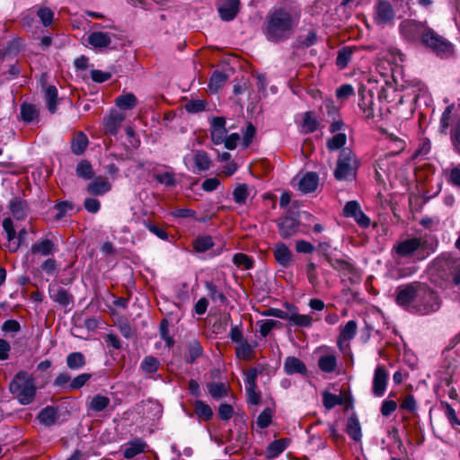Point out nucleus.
<instances>
[{
  "instance_id": "obj_1",
  "label": "nucleus",
  "mask_w": 460,
  "mask_h": 460,
  "mask_svg": "<svg viewBox=\"0 0 460 460\" xmlns=\"http://www.w3.org/2000/svg\"><path fill=\"white\" fill-rule=\"evenodd\" d=\"M298 17L284 8L275 9L267 15L264 33L274 42L288 39L297 25Z\"/></svg>"
},
{
  "instance_id": "obj_2",
  "label": "nucleus",
  "mask_w": 460,
  "mask_h": 460,
  "mask_svg": "<svg viewBox=\"0 0 460 460\" xmlns=\"http://www.w3.org/2000/svg\"><path fill=\"white\" fill-rule=\"evenodd\" d=\"M9 390L21 404L27 405L34 400L35 381L27 372L20 371L11 381Z\"/></svg>"
},
{
  "instance_id": "obj_3",
  "label": "nucleus",
  "mask_w": 460,
  "mask_h": 460,
  "mask_svg": "<svg viewBox=\"0 0 460 460\" xmlns=\"http://www.w3.org/2000/svg\"><path fill=\"white\" fill-rule=\"evenodd\" d=\"M396 252L400 256H410L415 252L421 254L424 258L434 252L433 245L425 236L408 238L400 242L395 247Z\"/></svg>"
},
{
  "instance_id": "obj_4",
  "label": "nucleus",
  "mask_w": 460,
  "mask_h": 460,
  "mask_svg": "<svg viewBox=\"0 0 460 460\" xmlns=\"http://www.w3.org/2000/svg\"><path fill=\"white\" fill-rule=\"evenodd\" d=\"M358 167V162L353 152L348 148L343 149L339 156L334 176L337 180H352Z\"/></svg>"
},
{
  "instance_id": "obj_5",
  "label": "nucleus",
  "mask_w": 460,
  "mask_h": 460,
  "mask_svg": "<svg viewBox=\"0 0 460 460\" xmlns=\"http://www.w3.org/2000/svg\"><path fill=\"white\" fill-rule=\"evenodd\" d=\"M440 300L437 293L424 284L419 287V293L415 300V313L428 314L438 310Z\"/></svg>"
},
{
  "instance_id": "obj_6",
  "label": "nucleus",
  "mask_w": 460,
  "mask_h": 460,
  "mask_svg": "<svg viewBox=\"0 0 460 460\" xmlns=\"http://www.w3.org/2000/svg\"><path fill=\"white\" fill-rule=\"evenodd\" d=\"M421 283H411L397 288L396 302L410 312H414L415 300L419 293V287Z\"/></svg>"
},
{
  "instance_id": "obj_7",
  "label": "nucleus",
  "mask_w": 460,
  "mask_h": 460,
  "mask_svg": "<svg viewBox=\"0 0 460 460\" xmlns=\"http://www.w3.org/2000/svg\"><path fill=\"white\" fill-rule=\"evenodd\" d=\"M3 228L6 234L7 238V243L5 244V247L11 252H17L27 236V230L25 228H22L19 233L16 234L13 222L11 217H6L4 219Z\"/></svg>"
},
{
  "instance_id": "obj_8",
  "label": "nucleus",
  "mask_w": 460,
  "mask_h": 460,
  "mask_svg": "<svg viewBox=\"0 0 460 460\" xmlns=\"http://www.w3.org/2000/svg\"><path fill=\"white\" fill-rule=\"evenodd\" d=\"M421 43L438 55L449 53L452 49L451 44L445 38L429 27L423 34Z\"/></svg>"
},
{
  "instance_id": "obj_9",
  "label": "nucleus",
  "mask_w": 460,
  "mask_h": 460,
  "mask_svg": "<svg viewBox=\"0 0 460 460\" xmlns=\"http://www.w3.org/2000/svg\"><path fill=\"white\" fill-rule=\"evenodd\" d=\"M185 165L193 172L207 171L211 165V160L208 155L203 150H196L193 157L185 155L183 158Z\"/></svg>"
},
{
  "instance_id": "obj_10",
  "label": "nucleus",
  "mask_w": 460,
  "mask_h": 460,
  "mask_svg": "<svg viewBox=\"0 0 460 460\" xmlns=\"http://www.w3.org/2000/svg\"><path fill=\"white\" fill-rule=\"evenodd\" d=\"M428 27L416 21H403L400 24L401 32L409 40L415 41L420 40L422 41L423 34L426 32Z\"/></svg>"
},
{
  "instance_id": "obj_11",
  "label": "nucleus",
  "mask_w": 460,
  "mask_h": 460,
  "mask_svg": "<svg viewBox=\"0 0 460 460\" xmlns=\"http://www.w3.org/2000/svg\"><path fill=\"white\" fill-rule=\"evenodd\" d=\"M389 374L383 365H378L374 372L372 392L376 397H382L386 390Z\"/></svg>"
},
{
  "instance_id": "obj_12",
  "label": "nucleus",
  "mask_w": 460,
  "mask_h": 460,
  "mask_svg": "<svg viewBox=\"0 0 460 460\" xmlns=\"http://www.w3.org/2000/svg\"><path fill=\"white\" fill-rule=\"evenodd\" d=\"M395 13L387 1H379L376 7L375 22L378 25H386L392 22L394 19Z\"/></svg>"
},
{
  "instance_id": "obj_13",
  "label": "nucleus",
  "mask_w": 460,
  "mask_h": 460,
  "mask_svg": "<svg viewBox=\"0 0 460 460\" xmlns=\"http://www.w3.org/2000/svg\"><path fill=\"white\" fill-rule=\"evenodd\" d=\"M217 9L219 16L223 21H232L239 12L240 0H221Z\"/></svg>"
},
{
  "instance_id": "obj_14",
  "label": "nucleus",
  "mask_w": 460,
  "mask_h": 460,
  "mask_svg": "<svg viewBox=\"0 0 460 460\" xmlns=\"http://www.w3.org/2000/svg\"><path fill=\"white\" fill-rule=\"evenodd\" d=\"M285 307L290 310L288 321L296 327H311L313 323V317L309 314H301L296 305L290 303H285Z\"/></svg>"
},
{
  "instance_id": "obj_15",
  "label": "nucleus",
  "mask_w": 460,
  "mask_h": 460,
  "mask_svg": "<svg viewBox=\"0 0 460 460\" xmlns=\"http://www.w3.org/2000/svg\"><path fill=\"white\" fill-rule=\"evenodd\" d=\"M113 34L103 31H93L87 37V44L93 49L108 48L112 41Z\"/></svg>"
},
{
  "instance_id": "obj_16",
  "label": "nucleus",
  "mask_w": 460,
  "mask_h": 460,
  "mask_svg": "<svg viewBox=\"0 0 460 460\" xmlns=\"http://www.w3.org/2000/svg\"><path fill=\"white\" fill-rule=\"evenodd\" d=\"M278 227L282 238H289L296 234L299 228V222L291 217H285L279 220Z\"/></svg>"
},
{
  "instance_id": "obj_17",
  "label": "nucleus",
  "mask_w": 460,
  "mask_h": 460,
  "mask_svg": "<svg viewBox=\"0 0 460 460\" xmlns=\"http://www.w3.org/2000/svg\"><path fill=\"white\" fill-rule=\"evenodd\" d=\"M402 87L405 91L402 98H407V101L412 102H416L420 93L425 90L424 84L417 80L405 81Z\"/></svg>"
},
{
  "instance_id": "obj_18",
  "label": "nucleus",
  "mask_w": 460,
  "mask_h": 460,
  "mask_svg": "<svg viewBox=\"0 0 460 460\" xmlns=\"http://www.w3.org/2000/svg\"><path fill=\"white\" fill-rule=\"evenodd\" d=\"M276 261L287 268L292 263V252L284 243H278L273 250Z\"/></svg>"
},
{
  "instance_id": "obj_19",
  "label": "nucleus",
  "mask_w": 460,
  "mask_h": 460,
  "mask_svg": "<svg viewBox=\"0 0 460 460\" xmlns=\"http://www.w3.org/2000/svg\"><path fill=\"white\" fill-rule=\"evenodd\" d=\"M358 324L354 320L349 321L341 329L338 338V345L341 349H343L345 343H348L357 334Z\"/></svg>"
},
{
  "instance_id": "obj_20",
  "label": "nucleus",
  "mask_w": 460,
  "mask_h": 460,
  "mask_svg": "<svg viewBox=\"0 0 460 460\" xmlns=\"http://www.w3.org/2000/svg\"><path fill=\"white\" fill-rule=\"evenodd\" d=\"M124 119L125 116L122 113L112 111L104 121L105 133L110 135L117 134Z\"/></svg>"
},
{
  "instance_id": "obj_21",
  "label": "nucleus",
  "mask_w": 460,
  "mask_h": 460,
  "mask_svg": "<svg viewBox=\"0 0 460 460\" xmlns=\"http://www.w3.org/2000/svg\"><path fill=\"white\" fill-rule=\"evenodd\" d=\"M319 182L318 175L315 172H306L298 182V189L304 193L313 192L316 190Z\"/></svg>"
},
{
  "instance_id": "obj_22",
  "label": "nucleus",
  "mask_w": 460,
  "mask_h": 460,
  "mask_svg": "<svg viewBox=\"0 0 460 460\" xmlns=\"http://www.w3.org/2000/svg\"><path fill=\"white\" fill-rule=\"evenodd\" d=\"M111 189V184L102 177H97L87 186V191L92 195H103Z\"/></svg>"
},
{
  "instance_id": "obj_23",
  "label": "nucleus",
  "mask_w": 460,
  "mask_h": 460,
  "mask_svg": "<svg viewBox=\"0 0 460 460\" xmlns=\"http://www.w3.org/2000/svg\"><path fill=\"white\" fill-rule=\"evenodd\" d=\"M284 370L288 375L305 374L306 367L302 360L296 357H288L284 362Z\"/></svg>"
},
{
  "instance_id": "obj_24",
  "label": "nucleus",
  "mask_w": 460,
  "mask_h": 460,
  "mask_svg": "<svg viewBox=\"0 0 460 460\" xmlns=\"http://www.w3.org/2000/svg\"><path fill=\"white\" fill-rule=\"evenodd\" d=\"M31 252L49 256L56 252L57 246L49 239H42L31 245Z\"/></svg>"
},
{
  "instance_id": "obj_25",
  "label": "nucleus",
  "mask_w": 460,
  "mask_h": 460,
  "mask_svg": "<svg viewBox=\"0 0 460 460\" xmlns=\"http://www.w3.org/2000/svg\"><path fill=\"white\" fill-rule=\"evenodd\" d=\"M146 443L140 438L129 441L124 449L123 456L127 459H131L137 455L145 451Z\"/></svg>"
},
{
  "instance_id": "obj_26",
  "label": "nucleus",
  "mask_w": 460,
  "mask_h": 460,
  "mask_svg": "<svg viewBox=\"0 0 460 460\" xmlns=\"http://www.w3.org/2000/svg\"><path fill=\"white\" fill-rule=\"evenodd\" d=\"M10 211L16 220H23L27 217L28 208L25 201L20 199H13L10 201Z\"/></svg>"
},
{
  "instance_id": "obj_27",
  "label": "nucleus",
  "mask_w": 460,
  "mask_h": 460,
  "mask_svg": "<svg viewBox=\"0 0 460 460\" xmlns=\"http://www.w3.org/2000/svg\"><path fill=\"white\" fill-rule=\"evenodd\" d=\"M357 51L356 47H343L338 51L336 65L340 69H344L350 62L353 54Z\"/></svg>"
},
{
  "instance_id": "obj_28",
  "label": "nucleus",
  "mask_w": 460,
  "mask_h": 460,
  "mask_svg": "<svg viewBox=\"0 0 460 460\" xmlns=\"http://www.w3.org/2000/svg\"><path fill=\"white\" fill-rule=\"evenodd\" d=\"M254 347L246 340L239 342L235 346V356L242 360H250L253 358Z\"/></svg>"
},
{
  "instance_id": "obj_29",
  "label": "nucleus",
  "mask_w": 460,
  "mask_h": 460,
  "mask_svg": "<svg viewBox=\"0 0 460 460\" xmlns=\"http://www.w3.org/2000/svg\"><path fill=\"white\" fill-rule=\"evenodd\" d=\"M288 438H280L271 442L267 447V455L270 458L277 457L280 455L289 445Z\"/></svg>"
},
{
  "instance_id": "obj_30",
  "label": "nucleus",
  "mask_w": 460,
  "mask_h": 460,
  "mask_svg": "<svg viewBox=\"0 0 460 460\" xmlns=\"http://www.w3.org/2000/svg\"><path fill=\"white\" fill-rule=\"evenodd\" d=\"M326 261L336 270L350 273L354 270L353 265L349 261L343 258H337L333 254L328 257Z\"/></svg>"
},
{
  "instance_id": "obj_31",
  "label": "nucleus",
  "mask_w": 460,
  "mask_h": 460,
  "mask_svg": "<svg viewBox=\"0 0 460 460\" xmlns=\"http://www.w3.org/2000/svg\"><path fill=\"white\" fill-rule=\"evenodd\" d=\"M110 403L111 400L109 397L102 394H95L87 404V407L94 412H99L105 410Z\"/></svg>"
},
{
  "instance_id": "obj_32",
  "label": "nucleus",
  "mask_w": 460,
  "mask_h": 460,
  "mask_svg": "<svg viewBox=\"0 0 460 460\" xmlns=\"http://www.w3.org/2000/svg\"><path fill=\"white\" fill-rule=\"evenodd\" d=\"M51 298L63 306H67L73 302V296L64 288H58L52 289L50 293Z\"/></svg>"
},
{
  "instance_id": "obj_33",
  "label": "nucleus",
  "mask_w": 460,
  "mask_h": 460,
  "mask_svg": "<svg viewBox=\"0 0 460 460\" xmlns=\"http://www.w3.org/2000/svg\"><path fill=\"white\" fill-rule=\"evenodd\" d=\"M319 368L325 373H332L337 367V358L334 354H326L318 360Z\"/></svg>"
},
{
  "instance_id": "obj_34",
  "label": "nucleus",
  "mask_w": 460,
  "mask_h": 460,
  "mask_svg": "<svg viewBox=\"0 0 460 460\" xmlns=\"http://www.w3.org/2000/svg\"><path fill=\"white\" fill-rule=\"evenodd\" d=\"M346 431L353 440L359 441L361 439V427L356 417L351 416L348 419Z\"/></svg>"
},
{
  "instance_id": "obj_35",
  "label": "nucleus",
  "mask_w": 460,
  "mask_h": 460,
  "mask_svg": "<svg viewBox=\"0 0 460 460\" xmlns=\"http://www.w3.org/2000/svg\"><path fill=\"white\" fill-rule=\"evenodd\" d=\"M115 103L119 109L131 110L137 106V100L133 93H128L118 96Z\"/></svg>"
},
{
  "instance_id": "obj_36",
  "label": "nucleus",
  "mask_w": 460,
  "mask_h": 460,
  "mask_svg": "<svg viewBox=\"0 0 460 460\" xmlns=\"http://www.w3.org/2000/svg\"><path fill=\"white\" fill-rule=\"evenodd\" d=\"M88 146V138L86 135L80 132L73 139L71 150L75 155H82Z\"/></svg>"
},
{
  "instance_id": "obj_37",
  "label": "nucleus",
  "mask_w": 460,
  "mask_h": 460,
  "mask_svg": "<svg viewBox=\"0 0 460 460\" xmlns=\"http://www.w3.org/2000/svg\"><path fill=\"white\" fill-rule=\"evenodd\" d=\"M456 108L454 104L448 105L440 119V131L446 133L450 126L454 116L456 115Z\"/></svg>"
},
{
  "instance_id": "obj_38",
  "label": "nucleus",
  "mask_w": 460,
  "mask_h": 460,
  "mask_svg": "<svg viewBox=\"0 0 460 460\" xmlns=\"http://www.w3.org/2000/svg\"><path fill=\"white\" fill-rule=\"evenodd\" d=\"M45 100L48 110L51 113L56 112L58 105V89L55 86L50 85L47 87L45 91Z\"/></svg>"
},
{
  "instance_id": "obj_39",
  "label": "nucleus",
  "mask_w": 460,
  "mask_h": 460,
  "mask_svg": "<svg viewBox=\"0 0 460 460\" xmlns=\"http://www.w3.org/2000/svg\"><path fill=\"white\" fill-rule=\"evenodd\" d=\"M195 412L198 417L202 420H209L213 416V411L211 407L200 400H197L194 402Z\"/></svg>"
},
{
  "instance_id": "obj_40",
  "label": "nucleus",
  "mask_w": 460,
  "mask_h": 460,
  "mask_svg": "<svg viewBox=\"0 0 460 460\" xmlns=\"http://www.w3.org/2000/svg\"><path fill=\"white\" fill-rule=\"evenodd\" d=\"M66 365L72 370L81 369L85 365V358L81 352H72L66 357Z\"/></svg>"
},
{
  "instance_id": "obj_41",
  "label": "nucleus",
  "mask_w": 460,
  "mask_h": 460,
  "mask_svg": "<svg viewBox=\"0 0 460 460\" xmlns=\"http://www.w3.org/2000/svg\"><path fill=\"white\" fill-rule=\"evenodd\" d=\"M38 110L34 104L24 102L21 105V117L25 122H31L38 117Z\"/></svg>"
},
{
  "instance_id": "obj_42",
  "label": "nucleus",
  "mask_w": 460,
  "mask_h": 460,
  "mask_svg": "<svg viewBox=\"0 0 460 460\" xmlns=\"http://www.w3.org/2000/svg\"><path fill=\"white\" fill-rule=\"evenodd\" d=\"M57 411L53 407H46L42 411H40L38 419L40 420V423L50 426L56 422L57 420Z\"/></svg>"
},
{
  "instance_id": "obj_43",
  "label": "nucleus",
  "mask_w": 460,
  "mask_h": 460,
  "mask_svg": "<svg viewBox=\"0 0 460 460\" xmlns=\"http://www.w3.org/2000/svg\"><path fill=\"white\" fill-rule=\"evenodd\" d=\"M249 195V188L244 183L238 184L233 191V199L239 205H243Z\"/></svg>"
},
{
  "instance_id": "obj_44",
  "label": "nucleus",
  "mask_w": 460,
  "mask_h": 460,
  "mask_svg": "<svg viewBox=\"0 0 460 460\" xmlns=\"http://www.w3.org/2000/svg\"><path fill=\"white\" fill-rule=\"evenodd\" d=\"M205 287L208 291V295L212 301L220 302L222 304L226 302V296L217 290V286L212 281H206Z\"/></svg>"
},
{
  "instance_id": "obj_45",
  "label": "nucleus",
  "mask_w": 460,
  "mask_h": 460,
  "mask_svg": "<svg viewBox=\"0 0 460 460\" xmlns=\"http://www.w3.org/2000/svg\"><path fill=\"white\" fill-rule=\"evenodd\" d=\"M347 142L345 133L339 132L327 140V148L330 151H336L341 148Z\"/></svg>"
},
{
  "instance_id": "obj_46",
  "label": "nucleus",
  "mask_w": 460,
  "mask_h": 460,
  "mask_svg": "<svg viewBox=\"0 0 460 460\" xmlns=\"http://www.w3.org/2000/svg\"><path fill=\"white\" fill-rule=\"evenodd\" d=\"M302 130L305 133H311L317 129L318 121L315 117L312 115L311 112H305L303 115V122H302Z\"/></svg>"
},
{
  "instance_id": "obj_47",
  "label": "nucleus",
  "mask_w": 460,
  "mask_h": 460,
  "mask_svg": "<svg viewBox=\"0 0 460 460\" xmlns=\"http://www.w3.org/2000/svg\"><path fill=\"white\" fill-rule=\"evenodd\" d=\"M208 389L209 394L215 399H221L227 395V386L224 383H210Z\"/></svg>"
},
{
  "instance_id": "obj_48",
  "label": "nucleus",
  "mask_w": 460,
  "mask_h": 460,
  "mask_svg": "<svg viewBox=\"0 0 460 460\" xmlns=\"http://www.w3.org/2000/svg\"><path fill=\"white\" fill-rule=\"evenodd\" d=\"M226 80L227 76L224 73L218 71L214 72L209 80V89L213 92H217L223 87Z\"/></svg>"
},
{
  "instance_id": "obj_49",
  "label": "nucleus",
  "mask_w": 460,
  "mask_h": 460,
  "mask_svg": "<svg viewBox=\"0 0 460 460\" xmlns=\"http://www.w3.org/2000/svg\"><path fill=\"white\" fill-rule=\"evenodd\" d=\"M36 14L45 27L51 25L54 19V13L50 8L41 6L37 10Z\"/></svg>"
},
{
  "instance_id": "obj_50",
  "label": "nucleus",
  "mask_w": 460,
  "mask_h": 460,
  "mask_svg": "<svg viewBox=\"0 0 460 460\" xmlns=\"http://www.w3.org/2000/svg\"><path fill=\"white\" fill-rule=\"evenodd\" d=\"M76 175L85 180L91 179L93 176L91 164L86 160L81 161L76 166Z\"/></svg>"
},
{
  "instance_id": "obj_51",
  "label": "nucleus",
  "mask_w": 460,
  "mask_h": 460,
  "mask_svg": "<svg viewBox=\"0 0 460 460\" xmlns=\"http://www.w3.org/2000/svg\"><path fill=\"white\" fill-rule=\"evenodd\" d=\"M213 246V241L210 236H200L194 241V248L196 251L206 252Z\"/></svg>"
},
{
  "instance_id": "obj_52",
  "label": "nucleus",
  "mask_w": 460,
  "mask_h": 460,
  "mask_svg": "<svg viewBox=\"0 0 460 460\" xmlns=\"http://www.w3.org/2000/svg\"><path fill=\"white\" fill-rule=\"evenodd\" d=\"M158 366L159 361L151 356L146 357L141 363V368L147 374L155 372L158 369Z\"/></svg>"
},
{
  "instance_id": "obj_53",
  "label": "nucleus",
  "mask_w": 460,
  "mask_h": 460,
  "mask_svg": "<svg viewBox=\"0 0 460 460\" xmlns=\"http://www.w3.org/2000/svg\"><path fill=\"white\" fill-rule=\"evenodd\" d=\"M233 262L238 267L249 270L252 267V260L244 253H235L233 257Z\"/></svg>"
},
{
  "instance_id": "obj_54",
  "label": "nucleus",
  "mask_w": 460,
  "mask_h": 460,
  "mask_svg": "<svg viewBox=\"0 0 460 460\" xmlns=\"http://www.w3.org/2000/svg\"><path fill=\"white\" fill-rule=\"evenodd\" d=\"M278 322L275 320H261L257 322L261 335L265 338L269 335L270 331L278 325Z\"/></svg>"
},
{
  "instance_id": "obj_55",
  "label": "nucleus",
  "mask_w": 460,
  "mask_h": 460,
  "mask_svg": "<svg viewBox=\"0 0 460 460\" xmlns=\"http://www.w3.org/2000/svg\"><path fill=\"white\" fill-rule=\"evenodd\" d=\"M289 314H290V310L287 309L286 311H284V310H281L279 308H273V307L268 308L261 313V314L263 316H272V317L288 320V321Z\"/></svg>"
},
{
  "instance_id": "obj_56",
  "label": "nucleus",
  "mask_w": 460,
  "mask_h": 460,
  "mask_svg": "<svg viewBox=\"0 0 460 460\" xmlns=\"http://www.w3.org/2000/svg\"><path fill=\"white\" fill-rule=\"evenodd\" d=\"M272 419V411L270 408L264 409L257 418V425L265 429L270 426Z\"/></svg>"
},
{
  "instance_id": "obj_57",
  "label": "nucleus",
  "mask_w": 460,
  "mask_h": 460,
  "mask_svg": "<svg viewBox=\"0 0 460 460\" xmlns=\"http://www.w3.org/2000/svg\"><path fill=\"white\" fill-rule=\"evenodd\" d=\"M207 102L203 100H190L185 104V110L190 113L200 112L205 110Z\"/></svg>"
},
{
  "instance_id": "obj_58",
  "label": "nucleus",
  "mask_w": 460,
  "mask_h": 460,
  "mask_svg": "<svg viewBox=\"0 0 460 460\" xmlns=\"http://www.w3.org/2000/svg\"><path fill=\"white\" fill-rule=\"evenodd\" d=\"M92 377L91 374L88 373H83L75 376L71 382L69 383V388L74 389H80L83 387Z\"/></svg>"
},
{
  "instance_id": "obj_59",
  "label": "nucleus",
  "mask_w": 460,
  "mask_h": 460,
  "mask_svg": "<svg viewBox=\"0 0 460 460\" xmlns=\"http://www.w3.org/2000/svg\"><path fill=\"white\" fill-rule=\"evenodd\" d=\"M323 402L325 408L332 409L336 405L341 404V398L339 395L324 393L323 396Z\"/></svg>"
},
{
  "instance_id": "obj_60",
  "label": "nucleus",
  "mask_w": 460,
  "mask_h": 460,
  "mask_svg": "<svg viewBox=\"0 0 460 460\" xmlns=\"http://www.w3.org/2000/svg\"><path fill=\"white\" fill-rule=\"evenodd\" d=\"M448 181L456 187H460V164L453 166L447 171Z\"/></svg>"
},
{
  "instance_id": "obj_61",
  "label": "nucleus",
  "mask_w": 460,
  "mask_h": 460,
  "mask_svg": "<svg viewBox=\"0 0 460 460\" xmlns=\"http://www.w3.org/2000/svg\"><path fill=\"white\" fill-rule=\"evenodd\" d=\"M358 105H359V108L361 109L364 116L367 119H371L374 117V109L372 107V100L371 99L367 102L366 96L362 95Z\"/></svg>"
},
{
  "instance_id": "obj_62",
  "label": "nucleus",
  "mask_w": 460,
  "mask_h": 460,
  "mask_svg": "<svg viewBox=\"0 0 460 460\" xmlns=\"http://www.w3.org/2000/svg\"><path fill=\"white\" fill-rule=\"evenodd\" d=\"M256 128L252 123H248L244 131L243 132V145L244 147L249 146L255 135Z\"/></svg>"
},
{
  "instance_id": "obj_63",
  "label": "nucleus",
  "mask_w": 460,
  "mask_h": 460,
  "mask_svg": "<svg viewBox=\"0 0 460 460\" xmlns=\"http://www.w3.org/2000/svg\"><path fill=\"white\" fill-rule=\"evenodd\" d=\"M397 409V402L394 400H384L380 411L383 416H390Z\"/></svg>"
},
{
  "instance_id": "obj_64",
  "label": "nucleus",
  "mask_w": 460,
  "mask_h": 460,
  "mask_svg": "<svg viewBox=\"0 0 460 460\" xmlns=\"http://www.w3.org/2000/svg\"><path fill=\"white\" fill-rule=\"evenodd\" d=\"M416 400L414 399L413 395L408 394L406 395L401 402V409L408 411V412H413L416 410Z\"/></svg>"
}]
</instances>
